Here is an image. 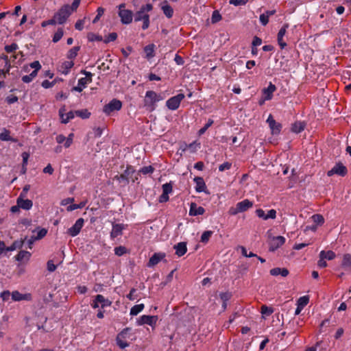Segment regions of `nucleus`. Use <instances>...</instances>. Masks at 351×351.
<instances>
[{"instance_id": "nucleus-1", "label": "nucleus", "mask_w": 351, "mask_h": 351, "mask_svg": "<svg viewBox=\"0 0 351 351\" xmlns=\"http://www.w3.org/2000/svg\"><path fill=\"white\" fill-rule=\"evenodd\" d=\"M153 10V5L152 3H147L143 5L139 10L136 12L134 14V21H143L142 29L145 30L149 27V12Z\"/></svg>"}, {"instance_id": "nucleus-2", "label": "nucleus", "mask_w": 351, "mask_h": 351, "mask_svg": "<svg viewBox=\"0 0 351 351\" xmlns=\"http://www.w3.org/2000/svg\"><path fill=\"white\" fill-rule=\"evenodd\" d=\"M163 99L164 97L161 94H158L154 90H147L143 100L144 107L149 112H153L156 108V103Z\"/></svg>"}, {"instance_id": "nucleus-3", "label": "nucleus", "mask_w": 351, "mask_h": 351, "mask_svg": "<svg viewBox=\"0 0 351 351\" xmlns=\"http://www.w3.org/2000/svg\"><path fill=\"white\" fill-rule=\"evenodd\" d=\"M254 204L252 201L248 199H245L243 201H241L235 205V206H232L228 210V213L230 215H237L240 213H243L249 210L253 206Z\"/></svg>"}, {"instance_id": "nucleus-4", "label": "nucleus", "mask_w": 351, "mask_h": 351, "mask_svg": "<svg viewBox=\"0 0 351 351\" xmlns=\"http://www.w3.org/2000/svg\"><path fill=\"white\" fill-rule=\"evenodd\" d=\"M135 173L134 169L132 166H128L123 173L121 175H117L114 179L118 180L120 183H123L126 185L129 183L130 179H132V182H134L137 178H133L132 176Z\"/></svg>"}, {"instance_id": "nucleus-5", "label": "nucleus", "mask_w": 351, "mask_h": 351, "mask_svg": "<svg viewBox=\"0 0 351 351\" xmlns=\"http://www.w3.org/2000/svg\"><path fill=\"white\" fill-rule=\"evenodd\" d=\"M81 73L84 75L85 77L78 80L77 85L72 88L73 91L80 93L86 87L88 84L92 82L93 74L90 72L82 70Z\"/></svg>"}, {"instance_id": "nucleus-6", "label": "nucleus", "mask_w": 351, "mask_h": 351, "mask_svg": "<svg viewBox=\"0 0 351 351\" xmlns=\"http://www.w3.org/2000/svg\"><path fill=\"white\" fill-rule=\"evenodd\" d=\"M71 12V6L69 5H64L55 14L54 18L58 24L62 25L66 22Z\"/></svg>"}, {"instance_id": "nucleus-7", "label": "nucleus", "mask_w": 351, "mask_h": 351, "mask_svg": "<svg viewBox=\"0 0 351 351\" xmlns=\"http://www.w3.org/2000/svg\"><path fill=\"white\" fill-rule=\"evenodd\" d=\"M122 108V102L117 99H112L108 104H106L103 108V112L107 114L110 115L114 111H119Z\"/></svg>"}, {"instance_id": "nucleus-8", "label": "nucleus", "mask_w": 351, "mask_h": 351, "mask_svg": "<svg viewBox=\"0 0 351 351\" xmlns=\"http://www.w3.org/2000/svg\"><path fill=\"white\" fill-rule=\"evenodd\" d=\"M185 95L183 93H179L176 96L170 97L166 101V106L171 110H177L181 101L184 99Z\"/></svg>"}, {"instance_id": "nucleus-9", "label": "nucleus", "mask_w": 351, "mask_h": 351, "mask_svg": "<svg viewBox=\"0 0 351 351\" xmlns=\"http://www.w3.org/2000/svg\"><path fill=\"white\" fill-rule=\"evenodd\" d=\"M270 239L269 243V250L270 252H274L281 247L285 243V238L282 236L271 237L270 232L267 233Z\"/></svg>"}, {"instance_id": "nucleus-10", "label": "nucleus", "mask_w": 351, "mask_h": 351, "mask_svg": "<svg viewBox=\"0 0 351 351\" xmlns=\"http://www.w3.org/2000/svg\"><path fill=\"white\" fill-rule=\"evenodd\" d=\"M84 219L79 218L78 219H77V221H75L74 225H73L71 228H69L67 230L66 233L72 237L77 236L80 232V231L84 226Z\"/></svg>"}, {"instance_id": "nucleus-11", "label": "nucleus", "mask_w": 351, "mask_h": 351, "mask_svg": "<svg viewBox=\"0 0 351 351\" xmlns=\"http://www.w3.org/2000/svg\"><path fill=\"white\" fill-rule=\"evenodd\" d=\"M348 173V170L346 166L342 163L336 164L330 171H328V176H332L337 174L340 176H345Z\"/></svg>"}, {"instance_id": "nucleus-12", "label": "nucleus", "mask_w": 351, "mask_h": 351, "mask_svg": "<svg viewBox=\"0 0 351 351\" xmlns=\"http://www.w3.org/2000/svg\"><path fill=\"white\" fill-rule=\"evenodd\" d=\"M266 122L268 123L273 135H278L280 134L282 129V125L280 123L276 122L271 114L269 115Z\"/></svg>"}, {"instance_id": "nucleus-13", "label": "nucleus", "mask_w": 351, "mask_h": 351, "mask_svg": "<svg viewBox=\"0 0 351 351\" xmlns=\"http://www.w3.org/2000/svg\"><path fill=\"white\" fill-rule=\"evenodd\" d=\"M158 320V317L155 315H142L139 319L137 321V324L138 326H141L143 324H147L150 326H154L156 325V322Z\"/></svg>"}, {"instance_id": "nucleus-14", "label": "nucleus", "mask_w": 351, "mask_h": 351, "mask_svg": "<svg viewBox=\"0 0 351 351\" xmlns=\"http://www.w3.org/2000/svg\"><path fill=\"white\" fill-rule=\"evenodd\" d=\"M166 257V254L164 252H157L154 253L149 258V262L147 263V267H152L156 265L160 261H165Z\"/></svg>"}, {"instance_id": "nucleus-15", "label": "nucleus", "mask_w": 351, "mask_h": 351, "mask_svg": "<svg viewBox=\"0 0 351 351\" xmlns=\"http://www.w3.org/2000/svg\"><path fill=\"white\" fill-rule=\"evenodd\" d=\"M119 16L123 24H130L132 21L133 13L130 10H121L119 11Z\"/></svg>"}, {"instance_id": "nucleus-16", "label": "nucleus", "mask_w": 351, "mask_h": 351, "mask_svg": "<svg viewBox=\"0 0 351 351\" xmlns=\"http://www.w3.org/2000/svg\"><path fill=\"white\" fill-rule=\"evenodd\" d=\"M64 111H65L64 108H61L59 110V115L61 119V122L62 123L66 124L70 120L73 119L75 117V111H73V110H70L69 112H68L66 113H65Z\"/></svg>"}, {"instance_id": "nucleus-17", "label": "nucleus", "mask_w": 351, "mask_h": 351, "mask_svg": "<svg viewBox=\"0 0 351 351\" xmlns=\"http://www.w3.org/2000/svg\"><path fill=\"white\" fill-rule=\"evenodd\" d=\"M276 90V86L271 82L269 83L267 88H264L262 90V95L265 97V99L271 100L273 98V94Z\"/></svg>"}, {"instance_id": "nucleus-18", "label": "nucleus", "mask_w": 351, "mask_h": 351, "mask_svg": "<svg viewBox=\"0 0 351 351\" xmlns=\"http://www.w3.org/2000/svg\"><path fill=\"white\" fill-rule=\"evenodd\" d=\"M123 229V224L112 223V228L110 232V238L112 239H114L117 237L122 235Z\"/></svg>"}, {"instance_id": "nucleus-19", "label": "nucleus", "mask_w": 351, "mask_h": 351, "mask_svg": "<svg viewBox=\"0 0 351 351\" xmlns=\"http://www.w3.org/2000/svg\"><path fill=\"white\" fill-rule=\"evenodd\" d=\"M204 213L205 209L202 206H197V205L194 202L191 204L189 213L190 216L202 215Z\"/></svg>"}, {"instance_id": "nucleus-20", "label": "nucleus", "mask_w": 351, "mask_h": 351, "mask_svg": "<svg viewBox=\"0 0 351 351\" xmlns=\"http://www.w3.org/2000/svg\"><path fill=\"white\" fill-rule=\"evenodd\" d=\"M193 180L196 184L195 191L197 193L206 192V185L203 178L197 176L194 178Z\"/></svg>"}, {"instance_id": "nucleus-21", "label": "nucleus", "mask_w": 351, "mask_h": 351, "mask_svg": "<svg viewBox=\"0 0 351 351\" xmlns=\"http://www.w3.org/2000/svg\"><path fill=\"white\" fill-rule=\"evenodd\" d=\"M161 10H162L164 14L168 18L171 19L173 15V8L169 5L168 2L165 0L161 3Z\"/></svg>"}, {"instance_id": "nucleus-22", "label": "nucleus", "mask_w": 351, "mask_h": 351, "mask_svg": "<svg viewBox=\"0 0 351 351\" xmlns=\"http://www.w3.org/2000/svg\"><path fill=\"white\" fill-rule=\"evenodd\" d=\"M173 248L176 250V254L178 256H182L187 252V247L186 242H180L175 245Z\"/></svg>"}, {"instance_id": "nucleus-23", "label": "nucleus", "mask_w": 351, "mask_h": 351, "mask_svg": "<svg viewBox=\"0 0 351 351\" xmlns=\"http://www.w3.org/2000/svg\"><path fill=\"white\" fill-rule=\"evenodd\" d=\"M155 49L156 45L153 43L146 45L143 48V51L145 53V58L147 60H150L155 56Z\"/></svg>"}, {"instance_id": "nucleus-24", "label": "nucleus", "mask_w": 351, "mask_h": 351, "mask_svg": "<svg viewBox=\"0 0 351 351\" xmlns=\"http://www.w3.org/2000/svg\"><path fill=\"white\" fill-rule=\"evenodd\" d=\"M270 274L274 276L281 275L286 277L289 274V270L286 268L275 267L270 270Z\"/></svg>"}, {"instance_id": "nucleus-25", "label": "nucleus", "mask_w": 351, "mask_h": 351, "mask_svg": "<svg viewBox=\"0 0 351 351\" xmlns=\"http://www.w3.org/2000/svg\"><path fill=\"white\" fill-rule=\"evenodd\" d=\"M305 125V123L302 121H296L291 125V132L299 134L304 130Z\"/></svg>"}, {"instance_id": "nucleus-26", "label": "nucleus", "mask_w": 351, "mask_h": 351, "mask_svg": "<svg viewBox=\"0 0 351 351\" xmlns=\"http://www.w3.org/2000/svg\"><path fill=\"white\" fill-rule=\"evenodd\" d=\"M47 233V230L45 228H40V227H37L35 230L32 231V234H35V239L40 240L45 237Z\"/></svg>"}, {"instance_id": "nucleus-27", "label": "nucleus", "mask_w": 351, "mask_h": 351, "mask_svg": "<svg viewBox=\"0 0 351 351\" xmlns=\"http://www.w3.org/2000/svg\"><path fill=\"white\" fill-rule=\"evenodd\" d=\"M97 301L99 302L101 308L110 306L112 304V302L110 300L105 298L104 295L100 294L97 295Z\"/></svg>"}, {"instance_id": "nucleus-28", "label": "nucleus", "mask_w": 351, "mask_h": 351, "mask_svg": "<svg viewBox=\"0 0 351 351\" xmlns=\"http://www.w3.org/2000/svg\"><path fill=\"white\" fill-rule=\"evenodd\" d=\"M73 65L74 63L72 60L64 62L61 66L62 73L65 75L68 74Z\"/></svg>"}, {"instance_id": "nucleus-29", "label": "nucleus", "mask_w": 351, "mask_h": 351, "mask_svg": "<svg viewBox=\"0 0 351 351\" xmlns=\"http://www.w3.org/2000/svg\"><path fill=\"white\" fill-rule=\"evenodd\" d=\"M319 256H322L324 259L331 261L333 260L336 257V254L333 251L328 250L324 251L322 250L319 253Z\"/></svg>"}, {"instance_id": "nucleus-30", "label": "nucleus", "mask_w": 351, "mask_h": 351, "mask_svg": "<svg viewBox=\"0 0 351 351\" xmlns=\"http://www.w3.org/2000/svg\"><path fill=\"white\" fill-rule=\"evenodd\" d=\"M144 307L143 304H136L131 308L130 314L132 316L137 315L144 309Z\"/></svg>"}, {"instance_id": "nucleus-31", "label": "nucleus", "mask_w": 351, "mask_h": 351, "mask_svg": "<svg viewBox=\"0 0 351 351\" xmlns=\"http://www.w3.org/2000/svg\"><path fill=\"white\" fill-rule=\"evenodd\" d=\"M80 49V46H75L71 48L67 53L66 57L69 60H73L76 58L77 53Z\"/></svg>"}, {"instance_id": "nucleus-32", "label": "nucleus", "mask_w": 351, "mask_h": 351, "mask_svg": "<svg viewBox=\"0 0 351 351\" xmlns=\"http://www.w3.org/2000/svg\"><path fill=\"white\" fill-rule=\"evenodd\" d=\"M75 114L82 119H88L90 116V112L87 109L78 110L75 111Z\"/></svg>"}, {"instance_id": "nucleus-33", "label": "nucleus", "mask_w": 351, "mask_h": 351, "mask_svg": "<svg viewBox=\"0 0 351 351\" xmlns=\"http://www.w3.org/2000/svg\"><path fill=\"white\" fill-rule=\"evenodd\" d=\"M309 302V296L304 295L300 297L297 301V306H300V308H304L306 306Z\"/></svg>"}, {"instance_id": "nucleus-34", "label": "nucleus", "mask_w": 351, "mask_h": 351, "mask_svg": "<svg viewBox=\"0 0 351 351\" xmlns=\"http://www.w3.org/2000/svg\"><path fill=\"white\" fill-rule=\"evenodd\" d=\"M21 207H22V193L17 197V205L12 206L10 211L13 213H18Z\"/></svg>"}, {"instance_id": "nucleus-35", "label": "nucleus", "mask_w": 351, "mask_h": 351, "mask_svg": "<svg viewBox=\"0 0 351 351\" xmlns=\"http://www.w3.org/2000/svg\"><path fill=\"white\" fill-rule=\"evenodd\" d=\"M213 234V232L211 230L204 231L201 236L200 241L204 243H208Z\"/></svg>"}, {"instance_id": "nucleus-36", "label": "nucleus", "mask_w": 351, "mask_h": 351, "mask_svg": "<svg viewBox=\"0 0 351 351\" xmlns=\"http://www.w3.org/2000/svg\"><path fill=\"white\" fill-rule=\"evenodd\" d=\"M63 35H64L63 29L62 27H59L53 36V39H52L53 42L58 43L62 38Z\"/></svg>"}, {"instance_id": "nucleus-37", "label": "nucleus", "mask_w": 351, "mask_h": 351, "mask_svg": "<svg viewBox=\"0 0 351 351\" xmlns=\"http://www.w3.org/2000/svg\"><path fill=\"white\" fill-rule=\"evenodd\" d=\"M342 266L344 267H351V254H346L343 255Z\"/></svg>"}, {"instance_id": "nucleus-38", "label": "nucleus", "mask_w": 351, "mask_h": 351, "mask_svg": "<svg viewBox=\"0 0 351 351\" xmlns=\"http://www.w3.org/2000/svg\"><path fill=\"white\" fill-rule=\"evenodd\" d=\"M213 123L214 121L213 119H208V122L205 124V125L198 131V135H203L206 132V131L213 124Z\"/></svg>"}, {"instance_id": "nucleus-39", "label": "nucleus", "mask_w": 351, "mask_h": 351, "mask_svg": "<svg viewBox=\"0 0 351 351\" xmlns=\"http://www.w3.org/2000/svg\"><path fill=\"white\" fill-rule=\"evenodd\" d=\"M222 19V16L218 10H214L211 16V23L215 24L217 22L220 21Z\"/></svg>"}, {"instance_id": "nucleus-40", "label": "nucleus", "mask_w": 351, "mask_h": 351, "mask_svg": "<svg viewBox=\"0 0 351 351\" xmlns=\"http://www.w3.org/2000/svg\"><path fill=\"white\" fill-rule=\"evenodd\" d=\"M38 70L34 69L29 75H23V82L29 83L37 75Z\"/></svg>"}, {"instance_id": "nucleus-41", "label": "nucleus", "mask_w": 351, "mask_h": 351, "mask_svg": "<svg viewBox=\"0 0 351 351\" xmlns=\"http://www.w3.org/2000/svg\"><path fill=\"white\" fill-rule=\"evenodd\" d=\"M38 70L34 69L29 75H23V82L29 83L37 75Z\"/></svg>"}, {"instance_id": "nucleus-42", "label": "nucleus", "mask_w": 351, "mask_h": 351, "mask_svg": "<svg viewBox=\"0 0 351 351\" xmlns=\"http://www.w3.org/2000/svg\"><path fill=\"white\" fill-rule=\"evenodd\" d=\"M22 246V241H14L10 247L5 249L6 251H13L16 249H20Z\"/></svg>"}, {"instance_id": "nucleus-43", "label": "nucleus", "mask_w": 351, "mask_h": 351, "mask_svg": "<svg viewBox=\"0 0 351 351\" xmlns=\"http://www.w3.org/2000/svg\"><path fill=\"white\" fill-rule=\"evenodd\" d=\"M154 168L152 165H149V166L143 167L139 170V172L144 175H146V174H149V173H152L154 172Z\"/></svg>"}, {"instance_id": "nucleus-44", "label": "nucleus", "mask_w": 351, "mask_h": 351, "mask_svg": "<svg viewBox=\"0 0 351 351\" xmlns=\"http://www.w3.org/2000/svg\"><path fill=\"white\" fill-rule=\"evenodd\" d=\"M261 313L263 315L269 316L274 313V309L271 307L267 306L265 305H263L261 306Z\"/></svg>"}, {"instance_id": "nucleus-45", "label": "nucleus", "mask_w": 351, "mask_h": 351, "mask_svg": "<svg viewBox=\"0 0 351 351\" xmlns=\"http://www.w3.org/2000/svg\"><path fill=\"white\" fill-rule=\"evenodd\" d=\"M186 147L191 150V153H194L197 151V148L200 147V143L193 141L189 145H186Z\"/></svg>"}, {"instance_id": "nucleus-46", "label": "nucleus", "mask_w": 351, "mask_h": 351, "mask_svg": "<svg viewBox=\"0 0 351 351\" xmlns=\"http://www.w3.org/2000/svg\"><path fill=\"white\" fill-rule=\"evenodd\" d=\"M104 11H105V10L102 7H99L97 8V14L96 16L94 18V19L93 20V23H96L99 21L101 16L104 14Z\"/></svg>"}, {"instance_id": "nucleus-47", "label": "nucleus", "mask_w": 351, "mask_h": 351, "mask_svg": "<svg viewBox=\"0 0 351 351\" xmlns=\"http://www.w3.org/2000/svg\"><path fill=\"white\" fill-rule=\"evenodd\" d=\"M86 203L85 202H80L77 204H71L69 206L66 208L68 211H73L74 210L78 209V208H82L85 206Z\"/></svg>"}, {"instance_id": "nucleus-48", "label": "nucleus", "mask_w": 351, "mask_h": 351, "mask_svg": "<svg viewBox=\"0 0 351 351\" xmlns=\"http://www.w3.org/2000/svg\"><path fill=\"white\" fill-rule=\"evenodd\" d=\"M88 40L90 42H93V41H101L102 40V37L99 35H97L95 34H93V33H89L88 34Z\"/></svg>"}, {"instance_id": "nucleus-49", "label": "nucleus", "mask_w": 351, "mask_h": 351, "mask_svg": "<svg viewBox=\"0 0 351 351\" xmlns=\"http://www.w3.org/2000/svg\"><path fill=\"white\" fill-rule=\"evenodd\" d=\"M313 221L317 224H322L324 222V219L322 215L316 214L312 216Z\"/></svg>"}, {"instance_id": "nucleus-50", "label": "nucleus", "mask_w": 351, "mask_h": 351, "mask_svg": "<svg viewBox=\"0 0 351 351\" xmlns=\"http://www.w3.org/2000/svg\"><path fill=\"white\" fill-rule=\"evenodd\" d=\"M126 253V248L123 246H119L114 248V254L121 256Z\"/></svg>"}, {"instance_id": "nucleus-51", "label": "nucleus", "mask_w": 351, "mask_h": 351, "mask_svg": "<svg viewBox=\"0 0 351 351\" xmlns=\"http://www.w3.org/2000/svg\"><path fill=\"white\" fill-rule=\"evenodd\" d=\"M0 139L1 141H10L11 140L10 136V132L7 130H4L1 134H0Z\"/></svg>"}, {"instance_id": "nucleus-52", "label": "nucleus", "mask_w": 351, "mask_h": 351, "mask_svg": "<svg viewBox=\"0 0 351 351\" xmlns=\"http://www.w3.org/2000/svg\"><path fill=\"white\" fill-rule=\"evenodd\" d=\"M162 192L163 193H167V194H169L172 192V190H173V186H172V184L171 183H165L162 185Z\"/></svg>"}, {"instance_id": "nucleus-53", "label": "nucleus", "mask_w": 351, "mask_h": 351, "mask_svg": "<svg viewBox=\"0 0 351 351\" xmlns=\"http://www.w3.org/2000/svg\"><path fill=\"white\" fill-rule=\"evenodd\" d=\"M117 38V34L115 32H112L108 35V36L105 38L104 43H108L110 42L114 41Z\"/></svg>"}, {"instance_id": "nucleus-54", "label": "nucleus", "mask_w": 351, "mask_h": 351, "mask_svg": "<svg viewBox=\"0 0 351 351\" xmlns=\"http://www.w3.org/2000/svg\"><path fill=\"white\" fill-rule=\"evenodd\" d=\"M289 25L288 23H285L283 26L279 30L277 36L278 37H284L287 32V29L289 28Z\"/></svg>"}, {"instance_id": "nucleus-55", "label": "nucleus", "mask_w": 351, "mask_h": 351, "mask_svg": "<svg viewBox=\"0 0 351 351\" xmlns=\"http://www.w3.org/2000/svg\"><path fill=\"white\" fill-rule=\"evenodd\" d=\"M232 167V163L230 162H225L223 164L219 166V171H224L226 170H229Z\"/></svg>"}, {"instance_id": "nucleus-56", "label": "nucleus", "mask_w": 351, "mask_h": 351, "mask_svg": "<svg viewBox=\"0 0 351 351\" xmlns=\"http://www.w3.org/2000/svg\"><path fill=\"white\" fill-rule=\"evenodd\" d=\"M276 217V210L274 209H271L267 212V214H265V220H267L269 219H275Z\"/></svg>"}, {"instance_id": "nucleus-57", "label": "nucleus", "mask_w": 351, "mask_h": 351, "mask_svg": "<svg viewBox=\"0 0 351 351\" xmlns=\"http://www.w3.org/2000/svg\"><path fill=\"white\" fill-rule=\"evenodd\" d=\"M260 23L262 25L265 26L269 23V17L268 15H266L265 13H263L260 15L259 17Z\"/></svg>"}, {"instance_id": "nucleus-58", "label": "nucleus", "mask_w": 351, "mask_h": 351, "mask_svg": "<svg viewBox=\"0 0 351 351\" xmlns=\"http://www.w3.org/2000/svg\"><path fill=\"white\" fill-rule=\"evenodd\" d=\"M248 0H230V4L235 6L244 5L247 3Z\"/></svg>"}, {"instance_id": "nucleus-59", "label": "nucleus", "mask_w": 351, "mask_h": 351, "mask_svg": "<svg viewBox=\"0 0 351 351\" xmlns=\"http://www.w3.org/2000/svg\"><path fill=\"white\" fill-rule=\"evenodd\" d=\"M33 203L32 200L23 199V210H29L32 207Z\"/></svg>"}, {"instance_id": "nucleus-60", "label": "nucleus", "mask_w": 351, "mask_h": 351, "mask_svg": "<svg viewBox=\"0 0 351 351\" xmlns=\"http://www.w3.org/2000/svg\"><path fill=\"white\" fill-rule=\"evenodd\" d=\"M10 296L14 301H21L22 300V294L16 291H13Z\"/></svg>"}, {"instance_id": "nucleus-61", "label": "nucleus", "mask_w": 351, "mask_h": 351, "mask_svg": "<svg viewBox=\"0 0 351 351\" xmlns=\"http://www.w3.org/2000/svg\"><path fill=\"white\" fill-rule=\"evenodd\" d=\"M56 23H57V21H56V19L53 17V19H49V20H47V21H43V22H42V23H41V26H42L43 27H46V26H47V25H56Z\"/></svg>"}, {"instance_id": "nucleus-62", "label": "nucleus", "mask_w": 351, "mask_h": 351, "mask_svg": "<svg viewBox=\"0 0 351 351\" xmlns=\"http://www.w3.org/2000/svg\"><path fill=\"white\" fill-rule=\"evenodd\" d=\"M10 292L9 291H4L0 294V297L3 301H8L10 298Z\"/></svg>"}, {"instance_id": "nucleus-63", "label": "nucleus", "mask_w": 351, "mask_h": 351, "mask_svg": "<svg viewBox=\"0 0 351 351\" xmlns=\"http://www.w3.org/2000/svg\"><path fill=\"white\" fill-rule=\"evenodd\" d=\"M56 265L53 263L52 260L47 262V270L50 272L54 271L56 269Z\"/></svg>"}, {"instance_id": "nucleus-64", "label": "nucleus", "mask_w": 351, "mask_h": 351, "mask_svg": "<svg viewBox=\"0 0 351 351\" xmlns=\"http://www.w3.org/2000/svg\"><path fill=\"white\" fill-rule=\"evenodd\" d=\"M169 194L163 193L160 195L158 201L160 203L167 202L169 200Z\"/></svg>"}]
</instances>
